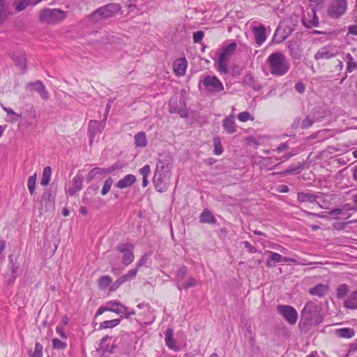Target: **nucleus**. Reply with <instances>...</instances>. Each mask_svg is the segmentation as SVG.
Masks as SVG:
<instances>
[{
    "label": "nucleus",
    "mask_w": 357,
    "mask_h": 357,
    "mask_svg": "<svg viewBox=\"0 0 357 357\" xmlns=\"http://www.w3.org/2000/svg\"><path fill=\"white\" fill-rule=\"evenodd\" d=\"M105 126L104 122H100L98 121L91 120L89 123L88 135L89 137V142L91 145L94 137L96 135L100 134L102 132Z\"/></svg>",
    "instance_id": "nucleus-12"
},
{
    "label": "nucleus",
    "mask_w": 357,
    "mask_h": 357,
    "mask_svg": "<svg viewBox=\"0 0 357 357\" xmlns=\"http://www.w3.org/2000/svg\"><path fill=\"white\" fill-rule=\"evenodd\" d=\"M8 268L9 271L11 272V274H13V275H17L19 267L12 259H9Z\"/></svg>",
    "instance_id": "nucleus-50"
},
{
    "label": "nucleus",
    "mask_w": 357,
    "mask_h": 357,
    "mask_svg": "<svg viewBox=\"0 0 357 357\" xmlns=\"http://www.w3.org/2000/svg\"><path fill=\"white\" fill-rule=\"evenodd\" d=\"M43 345L39 342H36L35 344L34 351L33 352L30 353L29 357H42L43 356Z\"/></svg>",
    "instance_id": "nucleus-43"
},
{
    "label": "nucleus",
    "mask_w": 357,
    "mask_h": 357,
    "mask_svg": "<svg viewBox=\"0 0 357 357\" xmlns=\"http://www.w3.org/2000/svg\"><path fill=\"white\" fill-rule=\"evenodd\" d=\"M137 271L138 268H137V267L135 268L130 269L126 275H123L122 278L125 282L130 280L136 276Z\"/></svg>",
    "instance_id": "nucleus-49"
},
{
    "label": "nucleus",
    "mask_w": 357,
    "mask_h": 357,
    "mask_svg": "<svg viewBox=\"0 0 357 357\" xmlns=\"http://www.w3.org/2000/svg\"><path fill=\"white\" fill-rule=\"evenodd\" d=\"M98 175L96 170H95V168L92 169L88 174L87 175V177H86V179L89 182L91 181L92 180L94 179V178L96 177V176Z\"/></svg>",
    "instance_id": "nucleus-61"
},
{
    "label": "nucleus",
    "mask_w": 357,
    "mask_h": 357,
    "mask_svg": "<svg viewBox=\"0 0 357 357\" xmlns=\"http://www.w3.org/2000/svg\"><path fill=\"white\" fill-rule=\"evenodd\" d=\"M278 312L291 325H294L298 319L296 310L290 305H279L277 307Z\"/></svg>",
    "instance_id": "nucleus-10"
},
{
    "label": "nucleus",
    "mask_w": 357,
    "mask_h": 357,
    "mask_svg": "<svg viewBox=\"0 0 357 357\" xmlns=\"http://www.w3.org/2000/svg\"><path fill=\"white\" fill-rule=\"evenodd\" d=\"M51 193L50 192H45L43 196H42V202H45V204H47V203L50 204V205L52 203V201H51Z\"/></svg>",
    "instance_id": "nucleus-56"
},
{
    "label": "nucleus",
    "mask_w": 357,
    "mask_h": 357,
    "mask_svg": "<svg viewBox=\"0 0 357 357\" xmlns=\"http://www.w3.org/2000/svg\"><path fill=\"white\" fill-rule=\"evenodd\" d=\"M56 332L60 335L61 337L67 339V335L64 332V328L63 326L58 325L56 328Z\"/></svg>",
    "instance_id": "nucleus-58"
},
{
    "label": "nucleus",
    "mask_w": 357,
    "mask_h": 357,
    "mask_svg": "<svg viewBox=\"0 0 357 357\" xmlns=\"http://www.w3.org/2000/svg\"><path fill=\"white\" fill-rule=\"evenodd\" d=\"M197 283L198 282L195 278L190 277L186 282H183L182 284H178V289H188L190 287H195Z\"/></svg>",
    "instance_id": "nucleus-35"
},
{
    "label": "nucleus",
    "mask_w": 357,
    "mask_h": 357,
    "mask_svg": "<svg viewBox=\"0 0 357 357\" xmlns=\"http://www.w3.org/2000/svg\"><path fill=\"white\" fill-rule=\"evenodd\" d=\"M172 159L168 155H160L158 158V162L157 164L162 165L164 164L165 167H167V169L169 171L170 165L172 163Z\"/></svg>",
    "instance_id": "nucleus-41"
},
{
    "label": "nucleus",
    "mask_w": 357,
    "mask_h": 357,
    "mask_svg": "<svg viewBox=\"0 0 357 357\" xmlns=\"http://www.w3.org/2000/svg\"><path fill=\"white\" fill-rule=\"evenodd\" d=\"M314 123V120L310 119V117H306L304 120H303L301 128L303 129H306L312 126Z\"/></svg>",
    "instance_id": "nucleus-51"
},
{
    "label": "nucleus",
    "mask_w": 357,
    "mask_h": 357,
    "mask_svg": "<svg viewBox=\"0 0 357 357\" xmlns=\"http://www.w3.org/2000/svg\"><path fill=\"white\" fill-rule=\"evenodd\" d=\"M295 89L299 93H303L305 90V87L302 82H298L295 84Z\"/></svg>",
    "instance_id": "nucleus-59"
},
{
    "label": "nucleus",
    "mask_w": 357,
    "mask_h": 357,
    "mask_svg": "<svg viewBox=\"0 0 357 357\" xmlns=\"http://www.w3.org/2000/svg\"><path fill=\"white\" fill-rule=\"evenodd\" d=\"M222 126L224 130L228 134H233L236 131V126L234 121V117L233 115H230L226 117L222 121Z\"/></svg>",
    "instance_id": "nucleus-24"
},
{
    "label": "nucleus",
    "mask_w": 357,
    "mask_h": 357,
    "mask_svg": "<svg viewBox=\"0 0 357 357\" xmlns=\"http://www.w3.org/2000/svg\"><path fill=\"white\" fill-rule=\"evenodd\" d=\"M124 282H126L125 280L121 277L109 287V291H114L116 290Z\"/></svg>",
    "instance_id": "nucleus-52"
},
{
    "label": "nucleus",
    "mask_w": 357,
    "mask_h": 357,
    "mask_svg": "<svg viewBox=\"0 0 357 357\" xmlns=\"http://www.w3.org/2000/svg\"><path fill=\"white\" fill-rule=\"evenodd\" d=\"M126 312H123V314H124L126 318H129L131 315H134L135 314V312L134 310H129L128 307H126Z\"/></svg>",
    "instance_id": "nucleus-63"
},
{
    "label": "nucleus",
    "mask_w": 357,
    "mask_h": 357,
    "mask_svg": "<svg viewBox=\"0 0 357 357\" xmlns=\"http://www.w3.org/2000/svg\"><path fill=\"white\" fill-rule=\"evenodd\" d=\"M171 174L164 164H157L153 178L155 188L160 192H165L170 183Z\"/></svg>",
    "instance_id": "nucleus-2"
},
{
    "label": "nucleus",
    "mask_w": 357,
    "mask_h": 357,
    "mask_svg": "<svg viewBox=\"0 0 357 357\" xmlns=\"http://www.w3.org/2000/svg\"><path fill=\"white\" fill-rule=\"evenodd\" d=\"M28 86L31 91L38 92L43 99L47 100L49 98V93L41 81L37 80L34 82H30L28 84Z\"/></svg>",
    "instance_id": "nucleus-17"
},
{
    "label": "nucleus",
    "mask_w": 357,
    "mask_h": 357,
    "mask_svg": "<svg viewBox=\"0 0 357 357\" xmlns=\"http://www.w3.org/2000/svg\"><path fill=\"white\" fill-rule=\"evenodd\" d=\"M348 34L357 36V24L350 25L348 27Z\"/></svg>",
    "instance_id": "nucleus-60"
},
{
    "label": "nucleus",
    "mask_w": 357,
    "mask_h": 357,
    "mask_svg": "<svg viewBox=\"0 0 357 357\" xmlns=\"http://www.w3.org/2000/svg\"><path fill=\"white\" fill-rule=\"evenodd\" d=\"M328 291V286L327 284H319L314 287L309 289V293L312 296H317L318 297L324 296Z\"/></svg>",
    "instance_id": "nucleus-26"
},
{
    "label": "nucleus",
    "mask_w": 357,
    "mask_h": 357,
    "mask_svg": "<svg viewBox=\"0 0 357 357\" xmlns=\"http://www.w3.org/2000/svg\"><path fill=\"white\" fill-rule=\"evenodd\" d=\"M36 178L37 174L35 173L33 175L31 176L28 179L27 186L31 195H33L35 192Z\"/></svg>",
    "instance_id": "nucleus-42"
},
{
    "label": "nucleus",
    "mask_w": 357,
    "mask_h": 357,
    "mask_svg": "<svg viewBox=\"0 0 357 357\" xmlns=\"http://www.w3.org/2000/svg\"><path fill=\"white\" fill-rule=\"evenodd\" d=\"M120 6L116 3H109L94 11L91 15L92 20L96 22L103 18H109L120 10Z\"/></svg>",
    "instance_id": "nucleus-8"
},
{
    "label": "nucleus",
    "mask_w": 357,
    "mask_h": 357,
    "mask_svg": "<svg viewBox=\"0 0 357 357\" xmlns=\"http://www.w3.org/2000/svg\"><path fill=\"white\" fill-rule=\"evenodd\" d=\"M214 149L213 153L215 155H219L223 153V148L221 145V143L218 139H214Z\"/></svg>",
    "instance_id": "nucleus-46"
},
{
    "label": "nucleus",
    "mask_w": 357,
    "mask_h": 357,
    "mask_svg": "<svg viewBox=\"0 0 357 357\" xmlns=\"http://www.w3.org/2000/svg\"><path fill=\"white\" fill-rule=\"evenodd\" d=\"M3 109L7 112L8 114L13 116V119L17 120L22 117V114L15 113L10 107H3Z\"/></svg>",
    "instance_id": "nucleus-53"
},
{
    "label": "nucleus",
    "mask_w": 357,
    "mask_h": 357,
    "mask_svg": "<svg viewBox=\"0 0 357 357\" xmlns=\"http://www.w3.org/2000/svg\"><path fill=\"white\" fill-rule=\"evenodd\" d=\"M106 304L109 312H112L117 314H123V312H126V306L118 301H110Z\"/></svg>",
    "instance_id": "nucleus-22"
},
{
    "label": "nucleus",
    "mask_w": 357,
    "mask_h": 357,
    "mask_svg": "<svg viewBox=\"0 0 357 357\" xmlns=\"http://www.w3.org/2000/svg\"><path fill=\"white\" fill-rule=\"evenodd\" d=\"M188 268L185 266L179 267L175 272V282L178 289V284L183 282V280L186 276Z\"/></svg>",
    "instance_id": "nucleus-30"
},
{
    "label": "nucleus",
    "mask_w": 357,
    "mask_h": 357,
    "mask_svg": "<svg viewBox=\"0 0 357 357\" xmlns=\"http://www.w3.org/2000/svg\"><path fill=\"white\" fill-rule=\"evenodd\" d=\"M201 82L210 92H220L224 90L222 83L215 76H206Z\"/></svg>",
    "instance_id": "nucleus-11"
},
{
    "label": "nucleus",
    "mask_w": 357,
    "mask_h": 357,
    "mask_svg": "<svg viewBox=\"0 0 357 357\" xmlns=\"http://www.w3.org/2000/svg\"><path fill=\"white\" fill-rule=\"evenodd\" d=\"M113 184V179L112 178H108L104 183L103 187L101 190V195H107L111 189V187Z\"/></svg>",
    "instance_id": "nucleus-44"
},
{
    "label": "nucleus",
    "mask_w": 357,
    "mask_h": 357,
    "mask_svg": "<svg viewBox=\"0 0 357 357\" xmlns=\"http://www.w3.org/2000/svg\"><path fill=\"white\" fill-rule=\"evenodd\" d=\"M137 181L136 176L133 174H127L123 178L119 180L116 184L115 186L119 189H124L128 187H130L133 185Z\"/></svg>",
    "instance_id": "nucleus-21"
},
{
    "label": "nucleus",
    "mask_w": 357,
    "mask_h": 357,
    "mask_svg": "<svg viewBox=\"0 0 357 357\" xmlns=\"http://www.w3.org/2000/svg\"><path fill=\"white\" fill-rule=\"evenodd\" d=\"M347 0H332L327 8V14L331 19H338L344 15L347 10Z\"/></svg>",
    "instance_id": "nucleus-7"
},
{
    "label": "nucleus",
    "mask_w": 357,
    "mask_h": 357,
    "mask_svg": "<svg viewBox=\"0 0 357 357\" xmlns=\"http://www.w3.org/2000/svg\"><path fill=\"white\" fill-rule=\"evenodd\" d=\"M82 182H83V177L79 174H77L73 178V187L69 188L66 192L70 196L75 195L77 192H78L82 188Z\"/></svg>",
    "instance_id": "nucleus-20"
},
{
    "label": "nucleus",
    "mask_w": 357,
    "mask_h": 357,
    "mask_svg": "<svg viewBox=\"0 0 357 357\" xmlns=\"http://www.w3.org/2000/svg\"><path fill=\"white\" fill-rule=\"evenodd\" d=\"M15 65L22 70H26V58L23 52H17L14 54L12 57Z\"/></svg>",
    "instance_id": "nucleus-25"
},
{
    "label": "nucleus",
    "mask_w": 357,
    "mask_h": 357,
    "mask_svg": "<svg viewBox=\"0 0 357 357\" xmlns=\"http://www.w3.org/2000/svg\"><path fill=\"white\" fill-rule=\"evenodd\" d=\"M236 47V43L235 42H232L222 48L221 53L219 56V61L216 67V70L220 73L227 74L228 73V62L235 52Z\"/></svg>",
    "instance_id": "nucleus-4"
},
{
    "label": "nucleus",
    "mask_w": 357,
    "mask_h": 357,
    "mask_svg": "<svg viewBox=\"0 0 357 357\" xmlns=\"http://www.w3.org/2000/svg\"><path fill=\"white\" fill-rule=\"evenodd\" d=\"M120 167L119 164L116 162L108 168L95 167V170L97 174H108Z\"/></svg>",
    "instance_id": "nucleus-34"
},
{
    "label": "nucleus",
    "mask_w": 357,
    "mask_h": 357,
    "mask_svg": "<svg viewBox=\"0 0 357 357\" xmlns=\"http://www.w3.org/2000/svg\"><path fill=\"white\" fill-rule=\"evenodd\" d=\"M107 311H108V308L107 307V305L105 306H100L98 308V311L96 312V316H99V315L102 314L103 312H107Z\"/></svg>",
    "instance_id": "nucleus-64"
},
{
    "label": "nucleus",
    "mask_w": 357,
    "mask_h": 357,
    "mask_svg": "<svg viewBox=\"0 0 357 357\" xmlns=\"http://www.w3.org/2000/svg\"><path fill=\"white\" fill-rule=\"evenodd\" d=\"M238 119L241 122H246L248 120H253L254 118L248 112H243L238 114Z\"/></svg>",
    "instance_id": "nucleus-48"
},
{
    "label": "nucleus",
    "mask_w": 357,
    "mask_h": 357,
    "mask_svg": "<svg viewBox=\"0 0 357 357\" xmlns=\"http://www.w3.org/2000/svg\"><path fill=\"white\" fill-rule=\"evenodd\" d=\"M204 38V32L202 31H198L193 34V41L195 43H198L201 42L202 38Z\"/></svg>",
    "instance_id": "nucleus-54"
},
{
    "label": "nucleus",
    "mask_w": 357,
    "mask_h": 357,
    "mask_svg": "<svg viewBox=\"0 0 357 357\" xmlns=\"http://www.w3.org/2000/svg\"><path fill=\"white\" fill-rule=\"evenodd\" d=\"M165 344L172 350H179V347L176 345V341L174 339V331L171 328H167L165 332Z\"/></svg>",
    "instance_id": "nucleus-23"
},
{
    "label": "nucleus",
    "mask_w": 357,
    "mask_h": 357,
    "mask_svg": "<svg viewBox=\"0 0 357 357\" xmlns=\"http://www.w3.org/2000/svg\"><path fill=\"white\" fill-rule=\"evenodd\" d=\"M42 0H17L15 2V9L17 11L24 10L29 5L35 6Z\"/></svg>",
    "instance_id": "nucleus-29"
},
{
    "label": "nucleus",
    "mask_w": 357,
    "mask_h": 357,
    "mask_svg": "<svg viewBox=\"0 0 357 357\" xmlns=\"http://www.w3.org/2000/svg\"><path fill=\"white\" fill-rule=\"evenodd\" d=\"M52 174V169L50 167H46L43 169V176L40 181V184L46 186L49 184Z\"/></svg>",
    "instance_id": "nucleus-33"
},
{
    "label": "nucleus",
    "mask_w": 357,
    "mask_h": 357,
    "mask_svg": "<svg viewBox=\"0 0 357 357\" xmlns=\"http://www.w3.org/2000/svg\"><path fill=\"white\" fill-rule=\"evenodd\" d=\"M245 247L248 249V251L250 253H255L257 252V250L251 245V243L248 241L244 242Z\"/></svg>",
    "instance_id": "nucleus-62"
},
{
    "label": "nucleus",
    "mask_w": 357,
    "mask_h": 357,
    "mask_svg": "<svg viewBox=\"0 0 357 357\" xmlns=\"http://www.w3.org/2000/svg\"><path fill=\"white\" fill-rule=\"evenodd\" d=\"M252 30L255 36L256 43L259 46H261L267 38L265 26L264 24H260L258 26H253Z\"/></svg>",
    "instance_id": "nucleus-16"
},
{
    "label": "nucleus",
    "mask_w": 357,
    "mask_h": 357,
    "mask_svg": "<svg viewBox=\"0 0 357 357\" xmlns=\"http://www.w3.org/2000/svg\"><path fill=\"white\" fill-rule=\"evenodd\" d=\"M301 165H293L287 168L284 172H282V174L284 175H289V174H293L294 173H299L301 169Z\"/></svg>",
    "instance_id": "nucleus-47"
},
{
    "label": "nucleus",
    "mask_w": 357,
    "mask_h": 357,
    "mask_svg": "<svg viewBox=\"0 0 357 357\" xmlns=\"http://www.w3.org/2000/svg\"><path fill=\"white\" fill-rule=\"evenodd\" d=\"M52 347L54 349H65L67 347V343L57 338H54L52 340Z\"/></svg>",
    "instance_id": "nucleus-45"
},
{
    "label": "nucleus",
    "mask_w": 357,
    "mask_h": 357,
    "mask_svg": "<svg viewBox=\"0 0 357 357\" xmlns=\"http://www.w3.org/2000/svg\"><path fill=\"white\" fill-rule=\"evenodd\" d=\"M349 291V287L346 284H340L337 289V297L340 299L347 296Z\"/></svg>",
    "instance_id": "nucleus-37"
},
{
    "label": "nucleus",
    "mask_w": 357,
    "mask_h": 357,
    "mask_svg": "<svg viewBox=\"0 0 357 357\" xmlns=\"http://www.w3.org/2000/svg\"><path fill=\"white\" fill-rule=\"evenodd\" d=\"M338 51L335 47L324 46L318 50L314 57L316 60L330 59L335 57Z\"/></svg>",
    "instance_id": "nucleus-13"
},
{
    "label": "nucleus",
    "mask_w": 357,
    "mask_h": 357,
    "mask_svg": "<svg viewBox=\"0 0 357 357\" xmlns=\"http://www.w3.org/2000/svg\"><path fill=\"white\" fill-rule=\"evenodd\" d=\"M301 321H305L307 324L310 325L321 322L322 318L319 306L312 301L307 302L301 312Z\"/></svg>",
    "instance_id": "nucleus-3"
},
{
    "label": "nucleus",
    "mask_w": 357,
    "mask_h": 357,
    "mask_svg": "<svg viewBox=\"0 0 357 357\" xmlns=\"http://www.w3.org/2000/svg\"><path fill=\"white\" fill-rule=\"evenodd\" d=\"M336 334L340 337L351 338L354 335L355 333L350 328H342L336 330Z\"/></svg>",
    "instance_id": "nucleus-32"
},
{
    "label": "nucleus",
    "mask_w": 357,
    "mask_h": 357,
    "mask_svg": "<svg viewBox=\"0 0 357 357\" xmlns=\"http://www.w3.org/2000/svg\"><path fill=\"white\" fill-rule=\"evenodd\" d=\"M298 45L296 43H290L288 45V49L290 53V55L295 59H299L301 58V52L297 49Z\"/></svg>",
    "instance_id": "nucleus-40"
},
{
    "label": "nucleus",
    "mask_w": 357,
    "mask_h": 357,
    "mask_svg": "<svg viewBox=\"0 0 357 357\" xmlns=\"http://www.w3.org/2000/svg\"><path fill=\"white\" fill-rule=\"evenodd\" d=\"M140 174L143 176V177H148L149 174L151 172V167L149 165H144L142 168L139 169Z\"/></svg>",
    "instance_id": "nucleus-55"
},
{
    "label": "nucleus",
    "mask_w": 357,
    "mask_h": 357,
    "mask_svg": "<svg viewBox=\"0 0 357 357\" xmlns=\"http://www.w3.org/2000/svg\"><path fill=\"white\" fill-rule=\"evenodd\" d=\"M199 221L202 223L215 224L216 220L208 209H204L200 215Z\"/></svg>",
    "instance_id": "nucleus-28"
},
{
    "label": "nucleus",
    "mask_w": 357,
    "mask_h": 357,
    "mask_svg": "<svg viewBox=\"0 0 357 357\" xmlns=\"http://www.w3.org/2000/svg\"><path fill=\"white\" fill-rule=\"evenodd\" d=\"M303 24L307 28L317 27L319 25V18L316 14L315 8L312 10L311 15L308 14V17L304 16L302 18Z\"/></svg>",
    "instance_id": "nucleus-19"
},
{
    "label": "nucleus",
    "mask_w": 357,
    "mask_h": 357,
    "mask_svg": "<svg viewBox=\"0 0 357 357\" xmlns=\"http://www.w3.org/2000/svg\"><path fill=\"white\" fill-rule=\"evenodd\" d=\"M66 17V13L57 8H44L39 13V20L41 22L54 24L61 22Z\"/></svg>",
    "instance_id": "nucleus-6"
},
{
    "label": "nucleus",
    "mask_w": 357,
    "mask_h": 357,
    "mask_svg": "<svg viewBox=\"0 0 357 357\" xmlns=\"http://www.w3.org/2000/svg\"><path fill=\"white\" fill-rule=\"evenodd\" d=\"M148 257L149 256L146 254H145L140 258V259L136 264L137 268H139L142 267V266L145 265V264L147 261Z\"/></svg>",
    "instance_id": "nucleus-57"
},
{
    "label": "nucleus",
    "mask_w": 357,
    "mask_h": 357,
    "mask_svg": "<svg viewBox=\"0 0 357 357\" xmlns=\"http://www.w3.org/2000/svg\"><path fill=\"white\" fill-rule=\"evenodd\" d=\"M112 279L109 275H103L98 280V286L101 289H107L112 283Z\"/></svg>",
    "instance_id": "nucleus-38"
},
{
    "label": "nucleus",
    "mask_w": 357,
    "mask_h": 357,
    "mask_svg": "<svg viewBox=\"0 0 357 357\" xmlns=\"http://www.w3.org/2000/svg\"><path fill=\"white\" fill-rule=\"evenodd\" d=\"M270 256L266 261V266L268 268H271L275 266L277 263L284 261V262H296V260L292 258L282 257L281 255L274 252H269Z\"/></svg>",
    "instance_id": "nucleus-15"
},
{
    "label": "nucleus",
    "mask_w": 357,
    "mask_h": 357,
    "mask_svg": "<svg viewBox=\"0 0 357 357\" xmlns=\"http://www.w3.org/2000/svg\"><path fill=\"white\" fill-rule=\"evenodd\" d=\"M188 62L185 58H180L173 64L174 71L177 76H183L185 74Z\"/></svg>",
    "instance_id": "nucleus-18"
},
{
    "label": "nucleus",
    "mask_w": 357,
    "mask_h": 357,
    "mask_svg": "<svg viewBox=\"0 0 357 357\" xmlns=\"http://www.w3.org/2000/svg\"><path fill=\"white\" fill-rule=\"evenodd\" d=\"M184 90L181 91V98H178L177 96H172L169 101V112L172 114H177L181 118L188 117V111L184 98Z\"/></svg>",
    "instance_id": "nucleus-5"
},
{
    "label": "nucleus",
    "mask_w": 357,
    "mask_h": 357,
    "mask_svg": "<svg viewBox=\"0 0 357 357\" xmlns=\"http://www.w3.org/2000/svg\"><path fill=\"white\" fill-rule=\"evenodd\" d=\"M117 250L123 255L122 262L124 265L128 266L134 261V245L131 243L118 245Z\"/></svg>",
    "instance_id": "nucleus-9"
},
{
    "label": "nucleus",
    "mask_w": 357,
    "mask_h": 357,
    "mask_svg": "<svg viewBox=\"0 0 357 357\" xmlns=\"http://www.w3.org/2000/svg\"><path fill=\"white\" fill-rule=\"evenodd\" d=\"M270 73L275 77L286 75L290 69V62L281 52L271 53L266 59Z\"/></svg>",
    "instance_id": "nucleus-1"
},
{
    "label": "nucleus",
    "mask_w": 357,
    "mask_h": 357,
    "mask_svg": "<svg viewBox=\"0 0 357 357\" xmlns=\"http://www.w3.org/2000/svg\"><path fill=\"white\" fill-rule=\"evenodd\" d=\"M346 59L347 60V72L351 73L354 70L357 69V62L354 61L351 54L347 53L346 54Z\"/></svg>",
    "instance_id": "nucleus-39"
},
{
    "label": "nucleus",
    "mask_w": 357,
    "mask_h": 357,
    "mask_svg": "<svg viewBox=\"0 0 357 357\" xmlns=\"http://www.w3.org/2000/svg\"><path fill=\"white\" fill-rule=\"evenodd\" d=\"M135 144L137 147H145L147 139L144 132H139L135 135Z\"/></svg>",
    "instance_id": "nucleus-31"
},
{
    "label": "nucleus",
    "mask_w": 357,
    "mask_h": 357,
    "mask_svg": "<svg viewBox=\"0 0 357 357\" xmlns=\"http://www.w3.org/2000/svg\"><path fill=\"white\" fill-rule=\"evenodd\" d=\"M120 319H114L112 320L105 321L100 324V329L112 328L119 324Z\"/></svg>",
    "instance_id": "nucleus-36"
},
{
    "label": "nucleus",
    "mask_w": 357,
    "mask_h": 357,
    "mask_svg": "<svg viewBox=\"0 0 357 357\" xmlns=\"http://www.w3.org/2000/svg\"><path fill=\"white\" fill-rule=\"evenodd\" d=\"M344 305L349 309H357V290L352 291L349 296L344 301Z\"/></svg>",
    "instance_id": "nucleus-27"
},
{
    "label": "nucleus",
    "mask_w": 357,
    "mask_h": 357,
    "mask_svg": "<svg viewBox=\"0 0 357 357\" xmlns=\"http://www.w3.org/2000/svg\"><path fill=\"white\" fill-rule=\"evenodd\" d=\"M319 195L310 191L299 192L297 193V200L299 202H307L310 204H317L321 208L322 206L318 202L317 199Z\"/></svg>",
    "instance_id": "nucleus-14"
}]
</instances>
